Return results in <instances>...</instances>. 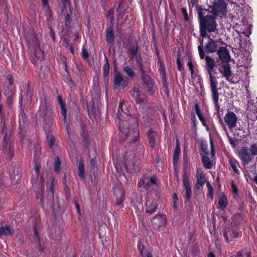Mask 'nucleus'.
Here are the masks:
<instances>
[{
    "mask_svg": "<svg viewBox=\"0 0 257 257\" xmlns=\"http://www.w3.org/2000/svg\"><path fill=\"white\" fill-rule=\"evenodd\" d=\"M218 205L220 209H224L227 207V199L223 193H220L219 195Z\"/></svg>",
    "mask_w": 257,
    "mask_h": 257,
    "instance_id": "bb28decb",
    "label": "nucleus"
},
{
    "mask_svg": "<svg viewBox=\"0 0 257 257\" xmlns=\"http://www.w3.org/2000/svg\"><path fill=\"white\" fill-rule=\"evenodd\" d=\"M226 6L224 0H215L212 7V11L216 15L222 17L226 14Z\"/></svg>",
    "mask_w": 257,
    "mask_h": 257,
    "instance_id": "9d476101",
    "label": "nucleus"
},
{
    "mask_svg": "<svg viewBox=\"0 0 257 257\" xmlns=\"http://www.w3.org/2000/svg\"><path fill=\"white\" fill-rule=\"evenodd\" d=\"M209 74L210 77V82L211 89H215L217 88V82L216 81L215 77L211 74V72L210 71H209Z\"/></svg>",
    "mask_w": 257,
    "mask_h": 257,
    "instance_id": "e433bc0d",
    "label": "nucleus"
},
{
    "mask_svg": "<svg viewBox=\"0 0 257 257\" xmlns=\"http://www.w3.org/2000/svg\"><path fill=\"white\" fill-rule=\"evenodd\" d=\"M106 62L103 66V74L105 78H107L109 74V64L107 57H105Z\"/></svg>",
    "mask_w": 257,
    "mask_h": 257,
    "instance_id": "4c0bfd02",
    "label": "nucleus"
},
{
    "mask_svg": "<svg viewBox=\"0 0 257 257\" xmlns=\"http://www.w3.org/2000/svg\"><path fill=\"white\" fill-rule=\"evenodd\" d=\"M130 94L137 103H144L147 101V97L145 93L143 92V88L139 85H135L130 92Z\"/></svg>",
    "mask_w": 257,
    "mask_h": 257,
    "instance_id": "0eeeda50",
    "label": "nucleus"
},
{
    "mask_svg": "<svg viewBox=\"0 0 257 257\" xmlns=\"http://www.w3.org/2000/svg\"><path fill=\"white\" fill-rule=\"evenodd\" d=\"M114 34L113 28L112 27H109L107 29L106 32V41L109 44H112L114 42Z\"/></svg>",
    "mask_w": 257,
    "mask_h": 257,
    "instance_id": "c85d7f7f",
    "label": "nucleus"
},
{
    "mask_svg": "<svg viewBox=\"0 0 257 257\" xmlns=\"http://www.w3.org/2000/svg\"><path fill=\"white\" fill-rule=\"evenodd\" d=\"M200 26V35L203 37H205L206 36V30H207V28L203 27L202 26Z\"/></svg>",
    "mask_w": 257,
    "mask_h": 257,
    "instance_id": "864d4df0",
    "label": "nucleus"
},
{
    "mask_svg": "<svg viewBox=\"0 0 257 257\" xmlns=\"http://www.w3.org/2000/svg\"><path fill=\"white\" fill-rule=\"evenodd\" d=\"M128 81L124 79L120 72L116 73L114 78V88L117 90L123 89L128 86Z\"/></svg>",
    "mask_w": 257,
    "mask_h": 257,
    "instance_id": "9b49d317",
    "label": "nucleus"
},
{
    "mask_svg": "<svg viewBox=\"0 0 257 257\" xmlns=\"http://www.w3.org/2000/svg\"><path fill=\"white\" fill-rule=\"evenodd\" d=\"M177 64L178 68L180 70H181V68H182V64H181V61H180L179 57L177 59Z\"/></svg>",
    "mask_w": 257,
    "mask_h": 257,
    "instance_id": "e2e57ef3",
    "label": "nucleus"
},
{
    "mask_svg": "<svg viewBox=\"0 0 257 257\" xmlns=\"http://www.w3.org/2000/svg\"><path fill=\"white\" fill-rule=\"evenodd\" d=\"M246 44L244 45V52H243L244 58L246 60V62H250L251 60V58L250 56V52L252 51L251 47V42L249 40L246 41Z\"/></svg>",
    "mask_w": 257,
    "mask_h": 257,
    "instance_id": "6ab92c4d",
    "label": "nucleus"
},
{
    "mask_svg": "<svg viewBox=\"0 0 257 257\" xmlns=\"http://www.w3.org/2000/svg\"><path fill=\"white\" fill-rule=\"evenodd\" d=\"M242 11L243 12V23L244 30L242 33H243L247 37H249V35L251 34V28L252 25L251 23V18L250 15L252 13V10L251 7L248 5H244L243 7L242 8Z\"/></svg>",
    "mask_w": 257,
    "mask_h": 257,
    "instance_id": "39448f33",
    "label": "nucleus"
},
{
    "mask_svg": "<svg viewBox=\"0 0 257 257\" xmlns=\"http://www.w3.org/2000/svg\"><path fill=\"white\" fill-rule=\"evenodd\" d=\"M219 71L227 81L233 82L231 68L228 63H224V64L220 65Z\"/></svg>",
    "mask_w": 257,
    "mask_h": 257,
    "instance_id": "f8f14e48",
    "label": "nucleus"
},
{
    "mask_svg": "<svg viewBox=\"0 0 257 257\" xmlns=\"http://www.w3.org/2000/svg\"><path fill=\"white\" fill-rule=\"evenodd\" d=\"M26 39L31 53L38 60L40 61L44 60V53L40 47L38 36L35 34H27Z\"/></svg>",
    "mask_w": 257,
    "mask_h": 257,
    "instance_id": "f03ea898",
    "label": "nucleus"
},
{
    "mask_svg": "<svg viewBox=\"0 0 257 257\" xmlns=\"http://www.w3.org/2000/svg\"><path fill=\"white\" fill-rule=\"evenodd\" d=\"M40 153V150L39 148H37L34 152V157L35 161H36V157L37 156H38Z\"/></svg>",
    "mask_w": 257,
    "mask_h": 257,
    "instance_id": "0e129e2a",
    "label": "nucleus"
},
{
    "mask_svg": "<svg viewBox=\"0 0 257 257\" xmlns=\"http://www.w3.org/2000/svg\"><path fill=\"white\" fill-rule=\"evenodd\" d=\"M242 159L244 163H247L252 160L251 156L248 151L247 148L242 149Z\"/></svg>",
    "mask_w": 257,
    "mask_h": 257,
    "instance_id": "cd10ccee",
    "label": "nucleus"
},
{
    "mask_svg": "<svg viewBox=\"0 0 257 257\" xmlns=\"http://www.w3.org/2000/svg\"><path fill=\"white\" fill-rule=\"evenodd\" d=\"M131 53L133 55H136L138 52V48L137 47H132L131 49Z\"/></svg>",
    "mask_w": 257,
    "mask_h": 257,
    "instance_id": "680f3d73",
    "label": "nucleus"
},
{
    "mask_svg": "<svg viewBox=\"0 0 257 257\" xmlns=\"http://www.w3.org/2000/svg\"><path fill=\"white\" fill-rule=\"evenodd\" d=\"M237 118L236 115L231 111H228L224 117V121L229 128L236 126Z\"/></svg>",
    "mask_w": 257,
    "mask_h": 257,
    "instance_id": "dca6fc26",
    "label": "nucleus"
},
{
    "mask_svg": "<svg viewBox=\"0 0 257 257\" xmlns=\"http://www.w3.org/2000/svg\"><path fill=\"white\" fill-rule=\"evenodd\" d=\"M201 148L205 154L208 155V154H209V153L210 152V154H211L212 157H213L214 156L215 152H214V149L213 145V141L212 140H210V151H209L208 146L206 144L202 143L201 144Z\"/></svg>",
    "mask_w": 257,
    "mask_h": 257,
    "instance_id": "393cba45",
    "label": "nucleus"
},
{
    "mask_svg": "<svg viewBox=\"0 0 257 257\" xmlns=\"http://www.w3.org/2000/svg\"><path fill=\"white\" fill-rule=\"evenodd\" d=\"M166 219L165 215H156L152 220L153 227L155 229H158L163 227L166 224Z\"/></svg>",
    "mask_w": 257,
    "mask_h": 257,
    "instance_id": "ddd939ff",
    "label": "nucleus"
},
{
    "mask_svg": "<svg viewBox=\"0 0 257 257\" xmlns=\"http://www.w3.org/2000/svg\"><path fill=\"white\" fill-rule=\"evenodd\" d=\"M112 257H119V253L117 251H115L113 253Z\"/></svg>",
    "mask_w": 257,
    "mask_h": 257,
    "instance_id": "774afa93",
    "label": "nucleus"
},
{
    "mask_svg": "<svg viewBox=\"0 0 257 257\" xmlns=\"http://www.w3.org/2000/svg\"><path fill=\"white\" fill-rule=\"evenodd\" d=\"M156 185V177L155 175H144L138 182V186H143L147 191H151Z\"/></svg>",
    "mask_w": 257,
    "mask_h": 257,
    "instance_id": "6e6552de",
    "label": "nucleus"
},
{
    "mask_svg": "<svg viewBox=\"0 0 257 257\" xmlns=\"http://www.w3.org/2000/svg\"><path fill=\"white\" fill-rule=\"evenodd\" d=\"M202 161L205 168L207 169H210L212 168V164L209 157L207 156H202Z\"/></svg>",
    "mask_w": 257,
    "mask_h": 257,
    "instance_id": "f704fd0d",
    "label": "nucleus"
},
{
    "mask_svg": "<svg viewBox=\"0 0 257 257\" xmlns=\"http://www.w3.org/2000/svg\"><path fill=\"white\" fill-rule=\"evenodd\" d=\"M187 66L189 68V70H190L191 74H193V64L191 61H189L187 63Z\"/></svg>",
    "mask_w": 257,
    "mask_h": 257,
    "instance_id": "13d9d810",
    "label": "nucleus"
},
{
    "mask_svg": "<svg viewBox=\"0 0 257 257\" xmlns=\"http://www.w3.org/2000/svg\"><path fill=\"white\" fill-rule=\"evenodd\" d=\"M247 117L248 119L254 121L257 120V108L254 105L248 107L247 110Z\"/></svg>",
    "mask_w": 257,
    "mask_h": 257,
    "instance_id": "aec40b11",
    "label": "nucleus"
},
{
    "mask_svg": "<svg viewBox=\"0 0 257 257\" xmlns=\"http://www.w3.org/2000/svg\"><path fill=\"white\" fill-rule=\"evenodd\" d=\"M13 95L11 94V95L9 96L7 98V103L9 105H11L13 103Z\"/></svg>",
    "mask_w": 257,
    "mask_h": 257,
    "instance_id": "bf43d9fd",
    "label": "nucleus"
},
{
    "mask_svg": "<svg viewBox=\"0 0 257 257\" xmlns=\"http://www.w3.org/2000/svg\"><path fill=\"white\" fill-rule=\"evenodd\" d=\"M146 212L149 214L154 213L157 207V201L153 200L150 201V200L147 201L146 202Z\"/></svg>",
    "mask_w": 257,
    "mask_h": 257,
    "instance_id": "412c9836",
    "label": "nucleus"
},
{
    "mask_svg": "<svg viewBox=\"0 0 257 257\" xmlns=\"http://www.w3.org/2000/svg\"><path fill=\"white\" fill-rule=\"evenodd\" d=\"M205 181V179L203 176H199V177L197 178V183L199 186L203 185L204 184Z\"/></svg>",
    "mask_w": 257,
    "mask_h": 257,
    "instance_id": "3c124183",
    "label": "nucleus"
},
{
    "mask_svg": "<svg viewBox=\"0 0 257 257\" xmlns=\"http://www.w3.org/2000/svg\"><path fill=\"white\" fill-rule=\"evenodd\" d=\"M89 54L86 49H83L82 50V57L84 59H86L88 57Z\"/></svg>",
    "mask_w": 257,
    "mask_h": 257,
    "instance_id": "6e6d98bb",
    "label": "nucleus"
},
{
    "mask_svg": "<svg viewBox=\"0 0 257 257\" xmlns=\"http://www.w3.org/2000/svg\"><path fill=\"white\" fill-rule=\"evenodd\" d=\"M199 176H203L202 173L200 170H198L196 172V177H199Z\"/></svg>",
    "mask_w": 257,
    "mask_h": 257,
    "instance_id": "338daca9",
    "label": "nucleus"
},
{
    "mask_svg": "<svg viewBox=\"0 0 257 257\" xmlns=\"http://www.w3.org/2000/svg\"><path fill=\"white\" fill-rule=\"evenodd\" d=\"M137 63H138V66H139V67L140 68V70L141 71V73L145 72V69L144 68V67H143V64H142V59L140 57H138L137 59Z\"/></svg>",
    "mask_w": 257,
    "mask_h": 257,
    "instance_id": "8fccbe9b",
    "label": "nucleus"
},
{
    "mask_svg": "<svg viewBox=\"0 0 257 257\" xmlns=\"http://www.w3.org/2000/svg\"><path fill=\"white\" fill-rule=\"evenodd\" d=\"M124 71L126 74L131 78H133L135 76V73L132 68L129 66H125L123 68Z\"/></svg>",
    "mask_w": 257,
    "mask_h": 257,
    "instance_id": "ea45409f",
    "label": "nucleus"
},
{
    "mask_svg": "<svg viewBox=\"0 0 257 257\" xmlns=\"http://www.w3.org/2000/svg\"><path fill=\"white\" fill-rule=\"evenodd\" d=\"M202 42L200 45L198 46V49L200 55V57L201 59H203L204 58V52L202 48Z\"/></svg>",
    "mask_w": 257,
    "mask_h": 257,
    "instance_id": "603ef678",
    "label": "nucleus"
},
{
    "mask_svg": "<svg viewBox=\"0 0 257 257\" xmlns=\"http://www.w3.org/2000/svg\"><path fill=\"white\" fill-rule=\"evenodd\" d=\"M183 183L186 192L185 202H189L191 197V188L188 178L184 177Z\"/></svg>",
    "mask_w": 257,
    "mask_h": 257,
    "instance_id": "a211bd4d",
    "label": "nucleus"
},
{
    "mask_svg": "<svg viewBox=\"0 0 257 257\" xmlns=\"http://www.w3.org/2000/svg\"><path fill=\"white\" fill-rule=\"evenodd\" d=\"M38 113L40 116L45 119V121H46L47 116L49 120V122L51 124H52L53 118L52 115V113L50 111H49L48 107L46 105H41L40 107Z\"/></svg>",
    "mask_w": 257,
    "mask_h": 257,
    "instance_id": "2eb2a0df",
    "label": "nucleus"
},
{
    "mask_svg": "<svg viewBox=\"0 0 257 257\" xmlns=\"http://www.w3.org/2000/svg\"><path fill=\"white\" fill-rule=\"evenodd\" d=\"M34 233L35 235L38 238V240L39 242V250L41 252H43L44 250L45 246L44 245H42L41 244L40 241L39 240V236H38V232L37 230V228L36 227H34Z\"/></svg>",
    "mask_w": 257,
    "mask_h": 257,
    "instance_id": "37998d69",
    "label": "nucleus"
},
{
    "mask_svg": "<svg viewBox=\"0 0 257 257\" xmlns=\"http://www.w3.org/2000/svg\"><path fill=\"white\" fill-rule=\"evenodd\" d=\"M173 202H174V207L176 208V200H177V196L176 194H173Z\"/></svg>",
    "mask_w": 257,
    "mask_h": 257,
    "instance_id": "69168bd1",
    "label": "nucleus"
},
{
    "mask_svg": "<svg viewBox=\"0 0 257 257\" xmlns=\"http://www.w3.org/2000/svg\"><path fill=\"white\" fill-rule=\"evenodd\" d=\"M58 102L60 106L61 114L63 117V120L65 123H67V110L65 108V104L63 102L62 98L61 96L58 97Z\"/></svg>",
    "mask_w": 257,
    "mask_h": 257,
    "instance_id": "a878e982",
    "label": "nucleus"
},
{
    "mask_svg": "<svg viewBox=\"0 0 257 257\" xmlns=\"http://www.w3.org/2000/svg\"><path fill=\"white\" fill-rule=\"evenodd\" d=\"M217 54L222 62L229 63L230 61L231 57L229 50L225 47H219L217 50Z\"/></svg>",
    "mask_w": 257,
    "mask_h": 257,
    "instance_id": "4468645a",
    "label": "nucleus"
},
{
    "mask_svg": "<svg viewBox=\"0 0 257 257\" xmlns=\"http://www.w3.org/2000/svg\"><path fill=\"white\" fill-rule=\"evenodd\" d=\"M230 143L233 147L236 148L240 143V140L236 137L230 138Z\"/></svg>",
    "mask_w": 257,
    "mask_h": 257,
    "instance_id": "49530a36",
    "label": "nucleus"
},
{
    "mask_svg": "<svg viewBox=\"0 0 257 257\" xmlns=\"http://www.w3.org/2000/svg\"><path fill=\"white\" fill-rule=\"evenodd\" d=\"M195 111H196V113L198 118L202 122V123L204 125L205 119L204 118L203 116L202 115V114L200 112L199 107H198V106L197 105H195Z\"/></svg>",
    "mask_w": 257,
    "mask_h": 257,
    "instance_id": "a19ab883",
    "label": "nucleus"
},
{
    "mask_svg": "<svg viewBox=\"0 0 257 257\" xmlns=\"http://www.w3.org/2000/svg\"><path fill=\"white\" fill-rule=\"evenodd\" d=\"M126 167L131 173L139 172L141 168L140 161L134 158L131 152H127L126 154Z\"/></svg>",
    "mask_w": 257,
    "mask_h": 257,
    "instance_id": "423d86ee",
    "label": "nucleus"
},
{
    "mask_svg": "<svg viewBox=\"0 0 257 257\" xmlns=\"http://www.w3.org/2000/svg\"><path fill=\"white\" fill-rule=\"evenodd\" d=\"M205 60L206 64L208 67V72H209V71H210L211 72V70L213 69L215 65L214 60L209 56H206Z\"/></svg>",
    "mask_w": 257,
    "mask_h": 257,
    "instance_id": "7c9ffc66",
    "label": "nucleus"
},
{
    "mask_svg": "<svg viewBox=\"0 0 257 257\" xmlns=\"http://www.w3.org/2000/svg\"><path fill=\"white\" fill-rule=\"evenodd\" d=\"M212 96H213V99L215 102V107L217 109L219 108V106L218 104V101L219 99V95L218 93V90L217 88L216 89H212Z\"/></svg>",
    "mask_w": 257,
    "mask_h": 257,
    "instance_id": "c9c22d12",
    "label": "nucleus"
},
{
    "mask_svg": "<svg viewBox=\"0 0 257 257\" xmlns=\"http://www.w3.org/2000/svg\"><path fill=\"white\" fill-rule=\"evenodd\" d=\"M250 152L252 155H257V144H253L250 146Z\"/></svg>",
    "mask_w": 257,
    "mask_h": 257,
    "instance_id": "09e8293b",
    "label": "nucleus"
},
{
    "mask_svg": "<svg viewBox=\"0 0 257 257\" xmlns=\"http://www.w3.org/2000/svg\"><path fill=\"white\" fill-rule=\"evenodd\" d=\"M117 118L119 121L118 123L121 140L124 141L128 133L132 132L135 141L137 140L139 136L137 118L135 116L130 115L129 110L123 101L119 103Z\"/></svg>",
    "mask_w": 257,
    "mask_h": 257,
    "instance_id": "f257e3e1",
    "label": "nucleus"
},
{
    "mask_svg": "<svg viewBox=\"0 0 257 257\" xmlns=\"http://www.w3.org/2000/svg\"><path fill=\"white\" fill-rule=\"evenodd\" d=\"M207 12L206 10H199L198 13L199 19L200 26H202L207 28L208 32H214L216 29V23L215 21V17L213 15H204Z\"/></svg>",
    "mask_w": 257,
    "mask_h": 257,
    "instance_id": "20e7f679",
    "label": "nucleus"
},
{
    "mask_svg": "<svg viewBox=\"0 0 257 257\" xmlns=\"http://www.w3.org/2000/svg\"><path fill=\"white\" fill-rule=\"evenodd\" d=\"M31 182L34 189H35L37 198H39L42 202L43 200L42 194L44 191V180L40 172V166L37 163H36L35 164Z\"/></svg>",
    "mask_w": 257,
    "mask_h": 257,
    "instance_id": "7ed1b4c3",
    "label": "nucleus"
},
{
    "mask_svg": "<svg viewBox=\"0 0 257 257\" xmlns=\"http://www.w3.org/2000/svg\"><path fill=\"white\" fill-rule=\"evenodd\" d=\"M147 134L149 145L153 148L159 141V135L156 132H154L152 130H149Z\"/></svg>",
    "mask_w": 257,
    "mask_h": 257,
    "instance_id": "f3484780",
    "label": "nucleus"
},
{
    "mask_svg": "<svg viewBox=\"0 0 257 257\" xmlns=\"http://www.w3.org/2000/svg\"><path fill=\"white\" fill-rule=\"evenodd\" d=\"M180 153V147L177 145L173 154V161L175 163L177 162Z\"/></svg>",
    "mask_w": 257,
    "mask_h": 257,
    "instance_id": "79ce46f5",
    "label": "nucleus"
},
{
    "mask_svg": "<svg viewBox=\"0 0 257 257\" xmlns=\"http://www.w3.org/2000/svg\"><path fill=\"white\" fill-rule=\"evenodd\" d=\"M229 163L231 167L233 170V171L237 174H239V170L238 168V167H240L239 162L235 159H231L229 160Z\"/></svg>",
    "mask_w": 257,
    "mask_h": 257,
    "instance_id": "c756f323",
    "label": "nucleus"
},
{
    "mask_svg": "<svg viewBox=\"0 0 257 257\" xmlns=\"http://www.w3.org/2000/svg\"><path fill=\"white\" fill-rule=\"evenodd\" d=\"M47 141L50 147H52L55 143V138L53 136L48 135L47 136Z\"/></svg>",
    "mask_w": 257,
    "mask_h": 257,
    "instance_id": "a18cd8bd",
    "label": "nucleus"
},
{
    "mask_svg": "<svg viewBox=\"0 0 257 257\" xmlns=\"http://www.w3.org/2000/svg\"><path fill=\"white\" fill-rule=\"evenodd\" d=\"M113 14H114V11H113V10H110L108 12V13H107V15H106V16H107V17H109V18H110L111 20H113Z\"/></svg>",
    "mask_w": 257,
    "mask_h": 257,
    "instance_id": "4d7b16f0",
    "label": "nucleus"
},
{
    "mask_svg": "<svg viewBox=\"0 0 257 257\" xmlns=\"http://www.w3.org/2000/svg\"><path fill=\"white\" fill-rule=\"evenodd\" d=\"M231 189L233 198L235 199H238L239 197L238 189L237 186L233 181L231 182Z\"/></svg>",
    "mask_w": 257,
    "mask_h": 257,
    "instance_id": "2f4dec72",
    "label": "nucleus"
},
{
    "mask_svg": "<svg viewBox=\"0 0 257 257\" xmlns=\"http://www.w3.org/2000/svg\"><path fill=\"white\" fill-rule=\"evenodd\" d=\"M244 255L246 257H252L251 256V252L249 249H246L245 250Z\"/></svg>",
    "mask_w": 257,
    "mask_h": 257,
    "instance_id": "052dcab7",
    "label": "nucleus"
},
{
    "mask_svg": "<svg viewBox=\"0 0 257 257\" xmlns=\"http://www.w3.org/2000/svg\"><path fill=\"white\" fill-rule=\"evenodd\" d=\"M141 78L144 86L146 88L147 92L150 95H153L156 90L155 83L151 77L146 73H141Z\"/></svg>",
    "mask_w": 257,
    "mask_h": 257,
    "instance_id": "1a4fd4ad",
    "label": "nucleus"
},
{
    "mask_svg": "<svg viewBox=\"0 0 257 257\" xmlns=\"http://www.w3.org/2000/svg\"><path fill=\"white\" fill-rule=\"evenodd\" d=\"M158 64L159 66V71L160 72V75L162 78L164 79L166 77L165 65L163 62L160 59H159Z\"/></svg>",
    "mask_w": 257,
    "mask_h": 257,
    "instance_id": "72a5a7b5",
    "label": "nucleus"
},
{
    "mask_svg": "<svg viewBox=\"0 0 257 257\" xmlns=\"http://www.w3.org/2000/svg\"><path fill=\"white\" fill-rule=\"evenodd\" d=\"M115 194L117 198L116 204L117 205H120L124 200V192L121 188H117L114 190Z\"/></svg>",
    "mask_w": 257,
    "mask_h": 257,
    "instance_id": "5701e85b",
    "label": "nucleus"
},
{
    "mask_svg": "<svg viewBox=\"0 0 257 257\" xmlns=\"http://www.w3.org/2000/svg\"><path fill=\"white\" fill-rule=\"evenodd\" d=\"M127 6L126 2L122 1L121 2L119 5L118 6L117 9L118 12V20L119 21L121 19L125 14H126V11L127 10Z\"/></svg>",
    "mask_w": 257,
    "mask_h": 257,
    "instance_id": "4be33fe9",
    "label": "nucleus"
},
{
    "mask_svg": "<svg viewBox=\"0 0 257 257\" xmlns=\"http://www.w3.org/2000/svg\"><path fill=\"white\" fill-rule=\"evenodd\" d=\"M11 234V230L10 227H2L0 228V235H8Z\"/></svg>",
    "mask_w": 257,
    "mask_h": 257,
    "instance_id": "58836bf2",
    "label": "nucleus"
},
{
    "mask_svg": "<svg viewBox=\"0 0 257 257\" xmlns=\"http://www.w3.org/2000/svg\"><path fill=\"white\" fill-rule=\"evenodd\" d=\"M78 173L81 179H83L85 178L84 165L83 161H80L79 162Z\"/></svg>",
    "mask_w": 257,
    "mask_h": 257,
    "instance_id": "473e14b6",
    "label": "nucleus"
},
{
    "mask_svg": "<svg viewBox=\"0 0 257 257\" xmlns=\"http://www.w3.org/2000/svg\"><path fill=\"white\" fill-rule=\"evenodd\" d=\"M205 50L207 53H213L217 50V45L216 42L212 39H210L205 47Z\"/></svg>",
    "mask_w": 257,
    "mask_h": 257,
    "instance_id": "b1692460",
    "label": "nucleus"
},
{
    "mask_svg": "<svg viewBox=\"0 0 257 257\" xmlns=\"http://www.w3.org/2000/svg\"><path fill=\"white\" fill-rule=\"evenodd\" d=\"M181 11H182V14H183L185 20L188 21V14H187L186 9L184 8H182L181 9Z\"/></svg>",
    "mask_w": 257,
    "mask_h": 257,
    "instance_id": "5fc2aeb1",
    "label": "nucleus"
},
{
    "mask_svg": "<svg viewBox=\"0 0 257 257\" xmlns=\"http://www.w3.org/2000/svg\"><path fill=\"white\" fill-rule=\"evenodd\" d=\"M207 187L208 188V194L211 199H213V189L211 185L209 183H207Z\"/></svg>",
    "mask_w": 257,
    "mask_h": 257,
    "instance_id": "de8ad7c7",
    "label": "nucleus"
},
{
    "mask_svg": "<svg viewBox=\"0 0 257 257\" xmlns=\"http://www.w3.org/2000/svg\"><path fill=\"white\" fill-rule=\"evenodd\" d=\"M61 162L58 157H57L56 160L54 164V170L55 172L59 173L60 171Z\"/></svg>",
    "mask_w": 257,
    "mask_h": 257,
    "instance_id": "c03bdc74",
    "label": "nucleus"
}]
</instances>
